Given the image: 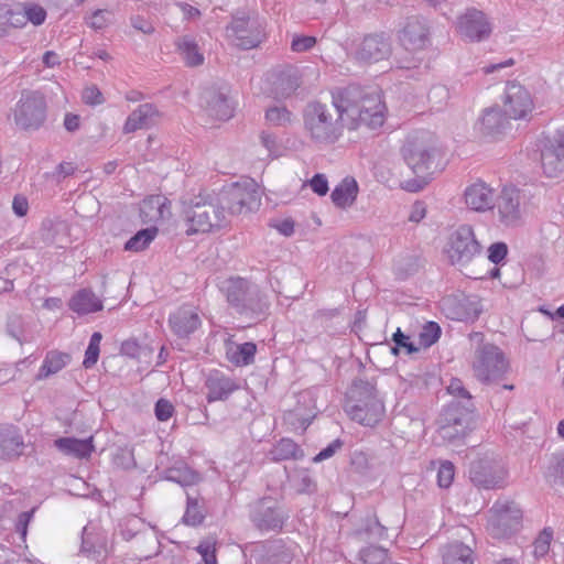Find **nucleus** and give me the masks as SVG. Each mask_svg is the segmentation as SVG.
Returning a JSON list of instances; mask_svg holds the SVG:
<instances>
[{
    "instance_id": "obj_1",
    "label": "nucleus",
    "mask_w": 564,
    "mask_h": 564,
    "mask_svg": "<svg viewBox=\"0 0 564 564\" xmlns=\"http://www.w3.org/2000/svg\"><path fill=\"white\" fill-rule=\"evenodd\" d=\"M332 104L337 111V118L322 102H310L304 109V128L316 143L337 142L345 126L350 130L361 126L377 129L384 122L386 105L377 90L351 84L334 90Z\"/></svg>"
},
{
    "instance_id": "obj_2",
    "label": "nucleus",
    "mask_w": 564,
    "mask_h": 564,
    "mask_svg": "<svg viewBox=\"0 0 564 564\" xmlns=\"http://www.w3.org/2000/svg\"><path fill=\"white\" fill-rule=\"evenodd\" d=\"M344 410L352 421L369 427L376 426L384 415V404L375 384L364 379L352 381L346 393Z\"/></svg>"
},
{
    "instance_id": "obj_3",
    "label": "nucleus",
    "mask_w": 564,
    "mask_h": 564,
    "mask_svg": "<svg viewBox=\"0 0 564 564\" xmlns=\"http://www.w3.org/2000/svg\"><path fill=\"white\" fill-rule=\"evenodd\" d=\"M434 152L435 147L429 132H415L406 138L401 153L416 178L403 183L405 191L415 193L427 184Z\"/></svg>"
},
{
    "instance_id": "obj_4",
    "label": "nucleus",
    "mask_w": 564,
    "mask_h": 564,
    "mask_svg": "<svg viewBox=\"0 0 564 564\" xmlns=\"http://www.w3.org/2000/svg\"><path fill=\"white\" fill-rule=\"evenodd\" d=\"M225 37L236 48H257L267 40L265 20L256 13L238 12L225 28Z\"/></svg>"
},
{
    "instance_id": "obj_5",
    "label": "nucleus",
    "mask_w": 564,
    "mask_h": 564,
    "mask_svg": "<svg viewBox=\"0 0 564 564\" xmlns=\"http://www.w3.org/2000/svg\"><path fill=\"white\" fill-rule=\"evenodd\" d=\"M482 245L478 240L473 226L459 225L448 236L444 253L449 264L465 268L481 256Z\"/></svg>"
},
{
    "instance_id": "obj_6",
    "label": "nucleus",
    "mask_w": 564,
    "mask_h": 564,
    "mask_svg": "<svg viewBox=\"0 0 564 564\" xmlns=\"http://www.w3.org/2000/svg\"><path fill=\"white\" fill-rule=\"evenodd\" d=\"M471 369L478 381L489 384L505 377L509 370V361L498 346L485 343L476 348Z\"/></svg>"
},
{
    "instance_id": "obj_7",
    "label": "nucleus",
    "mask_w": 564,
    "mask_h": 564,
    "mask_svg": "<svg viewBox=\"0 0 564 564\" xmlns=\"http://www.w3.org/2000/svg\"><path fill=\"white\" fill-rule=\"evenodd\" d=\"M187 221V235L209 232L220 229L228 224L226 213L218 207L217 203L207 202L200 195L191 199L185 210Z\"/></svg>"
},
{
    "instance_id": "obj_8",
    "label": "nucleus",
    "mask_w": 564,
    "mask_h": 564,
    "mask_svg": "<svg viewBox=\"0 0 564 564\" xmlns=\"http://www.w3.org/2000/svg\"><path fill=\"white\" fill-rule=\"evenodd\" d=\"M47 105L39 91H23L11 113L17 128L23 131L39 130L46 120Z\"/></svg>"
},
{
    "instance_id": "obj_9",
    "label": "nucleus",
    "mask_w": 564,
    "mask_h": 564,
    "mask_svg": "<svg viewBox=\"0 0 564 564\" xmlns=\"http://www.w3.org/2000/svg\"><path fill=\"white\" fill-rule=\"evenodd\" d=\"M289 518L284 505L271 497L257 501L250 513L253 525L261 532H280Z\"/></svg>"
},
{
    "instance_id": "obj_10",
    "label": "nucleus",
    "mask_w": 564,
    "mask_h": 564,
    "mask_svg": "<svg viewBox=\"0 0 564 564\" xmlns=\"http://www.w3.org/2000/svg\"><path fill=\"white\" fill-rule=\"evenodd\" d=\"M508 471L503 464L491 456H485L470 463L469 480L480 489H496L505 486Z\"/></svg>"
},
{
    "instance_id": "obj_11",
    "label": "nucleus",
    "mask_w": 564,
    "mask_h": 564,
    "mask_svg": "<svg viewBox=\"0 0 564 564\" xmlns=\"http://www.w3.org/2000/svg\"><path fill=\"white\" fill-rule=\"evenodd\" d=\"M522 512L518 506L509 500H497L490 509L488 528L492 536L508 538L519 530Z\"/></svg>"
},
{
    "instance_id": "obj_12",
    "label": "nucleus",
    "mask_w": 564,
    "mask_h": 564,
    "mask_svg": "<svg viewBox=\"0 0 564 564\" xmlns=\"http://www.w3.org/2000/svg\"><path fill=\"white\" fill-rule=\"evenodd\" d=\"M401 45L409 52H421L431 46V28L422 15L408 17L399 33Z\"/></svg>"
},
{
    "instance_id": "obj_13",
    "label": "nucleus",
    "mask_w": 564,
    "mask_h": 564,
    "mask_svg": "<svg viewBox=\"0 0 564 564\" xmlns=\"http://www.w3.org/2000/svg\"><path fill=\"white\" fill-rule=\"evenodd\" d=\"M524 195L513 186H505L494 202V208L497 209L499 221L507 227L517 226L522 217L521 200Z\"/></svg>"
},
{
    "instance_id": "obj_14",
    "label": "nucleus",
    "mask_w": 564,
    "mask_h": 564,
    "mask_svg": "<svg viewBox=\"0 0 564 564\" xmlns=\"http://www.w3.org/2000/svg\"><path fill=\"white\" fill-rule=\"evenodd\" d=\"M459 34L470 42H481L489 37L492 28L487 15L477 9H468L458 18Z\"/></svg>"
},
{
    "instance_id": "obj_15",
    "label": "nucleus",
    "mask_w": 564,
    "mask_h": 564,
    "mask_svg": "<svg viewBox=\"0 0 564 564\" xmlns=\"http://www.w3.org/2000/svg\"><path fill=\"white\" fill-rule=\"evenodd\" d=\"M167 322L171 332L181 339H188L202 326L198 308L191 304L170 313Z\"/></svg>"
},
{
    "instance_id": "obj_16",
    "label": "nucleus",
    "mask_w": 564,
    "mask_h": 564,
    "mask_svg": "<svg viewBox=\"0 0 564 564\" xmlns=\"http://www.w3.org/2000/svg\"><path fill=\"white\" fill-rule=\"evenodd\" d=\"M505 107L509 118L524 119L531 112L533 101L529 91L522 85L511 82L506 87Z\"/></svg>"
},
{
    "instance_id": "obj_17",
    "label": "nucleus",
    "mask_w": 564,
    "mask_h": 564,
    "mask_svg": "<svg viewBox=\"0 0 564 564\" xmlns=\"http://www.w3.org/2000/svg\"><path fill=\"white\" fill-rule=\"evenodd\" d=\"M391 52L390 36L386 33H373L361 41L357 50V58L367 63H377L389 57Z\"/></svg>"
},
{
    "instance_id": "obj_18",
    "label": "nucleus",
    "mask_w": 564,
    "mask_h": 564,
    "mask_svg": "<svg viewBox=\"0 0 564 564\" xmlns=\"http://www.w3.org/2000/svg\"><path fill=\"white\" fill-rule=\"evenodd\" d=\"M442 307L448 318L458 322L475 321L481 312L479 303L468 296H447L443 299Z\"/></svg>"
},
{
    "instance_id": "obj_19",
    "label": "nucleus",
    "mask_w": 564,
    "mask_h": 564,
    "mask_svg": "<svg viewBox=\"0 0 564 564\" xmlns=\"http://www.w3.org/2000/svg\"><path fill=\"white\" fill-rule=\"evenodd\" d=\"M205 387L207 389L206 399L209 403L227 400L239 384L229 376L219 370H213L206 378Z\"/></svg>"
},
{
    "instance_id": "obj_20",
    "label": "nucleus",
    "mask_w": 564,
    "mask_h": 564,
    "mask_svg": "<svg viewBox=\"0 0 564 564\" xmlns=\"http://www.w3.org/2000/svg\"><path fill=\"white\" fill-rule=\"evenodd\" d=\"M468 427V415L451 406L442 415V424L438 432L442 438L452 442L464 437Z\"/></svg>"
},
{
    "instance_id": "obj_21",
    "label": "nucleus",
    "mask_w": 564,
    "mask_h": 564,
    "mask_svg": "<svg viewBox=\"0 0 564 564\" xmlns=\"http://www.w3.org/2000/svg\"><path fill=\"white\" fill-rule=\"evenodd\" d=\"M495 191L482 181H477L465 188L464 198L467 207L474 212L494 208Z\"/></svg>"
},
{
    "instance_id": "obj_22",
    "label": "nucleus",
    "mask_w": 564,
    "mask_h": 564,
    "mask_svg": "<svg viewBox=\"0 0 564 564\" xmlns=\"http://www.w3.org/2000/svg\"><path fill=\"white\" fill-rule=\"evenodd\" d=\"M270 300L258 285L250 290L246 301L239 306L237 313L253 321H262L270 313Z\"/></svg>"
},
{
    "instance_id": "obj_23",
    "label": "nucleus",
    "mask_w": 564,
    "mask_h": 564,
    "mask_svg": "<svg viewBox=\"0 0 564 564\" xmlns=\"http://www.w3.org/2000/svg\"><path fill=\"white\" fill-rule=\"evenodd\" d=\"M264 564H293L299 545L282 539L269 541L263 545Z\"/></svg>"
},
{
    "instance_id": "obj_24",
    "label": "nucleus",
    "mask_w": 564,
    "mask_h": 564,
    "mask_svg": "<svg viewBox=\"0 0 564 564\" xmlns=\"http://www.w3.org/2000/svg\"><path fill=\"white\" fill-rule=\"evenodd\" d=\"M24 441L19 429L12 424L0 425V459H13L22 455Z\"/></svg>"
},
{
    "instance_id": "obj_25",
    "label": "nucleus",
    "mask_w": 564,
    "mask_h": 564,
    "mask_svg": "<svg viewBox=\"0 0 564 564\" xmlns=\"http://www.w3.org/2000/svg\"><path fill=\"white\" fill-rule=\"evenodd\" d=\"M509 119L499 107L488 108L478 121V130L486 137L497 138L508 129Z\"/></svg>"
},
{
    "instance_id": "obj_26",
    "label": "nucleus",
    "mask_w": 564,
    "mask_h": 564,
    "mask_svg": "<svg viewBox=\"0 0 564 564\" xmlns=\"http://www.w3.org/2000/svg\"><path fill=\"white\" fill-rule=\"evenodd\" d=\"M54 446L64 455L77 459H87L95 451L94 437L89 436L84 440L76 437H59L54 441Z\"/></svg>"
},
{
    "instance_id": "obj_27",
    "label": "nucleus",
    "mask_w": 564,
    "mask_h": 564,
    "mask_svg": "<svg viewBox=\"0 0 564 564\" xmlns=\"http://www.w3.org/2000/svg\"><path fill=\"white\" fill-rule=\"evenodd\" d=\"M156 116L158 109L153 104H142L128 116L122 131L129 134L141 129H148L153 124Z\"/></svg>"
},
{
    "instance_id": "obj_28",
    "label": "nucleus",
    "mask_w": 564,
    "mask_h": 564,
    "mask_svg": "<svg viewBox=\"0 0 564 564\" xmlns=\"http://www.w3.org/2000/svg\"><path fill=\"white\" fill-rule=\"evenodd\" d=\"M70 311L79 316L99 312L104 308L102 301L90 289H80L68 302Z\"/></svg>"
},
{
    "instance_id": "obj_29",
    "label": "nucleus",
    "mask_w": 564,
    "mask_h": 564,
    "mask_svg": "<svg viewBox=\"0 0 564 564\" xmlns=\"http://www.w3.org/2000/svg\"><path fill=\"white\" fill-rule=\"evenodd\" d=\"M300 70L295 67H288L276 74L273 82V91L276 98H289L301 86Z\"/></svg>"
},
{
    "instance_id": "obj_30",
    "label": "nucleus",
    "mask_w": 564,
    "mask_h": 564,
    "mask_svg": "<svg viewBox=\"0 0 564 564\" xmlns=\"http://www.w3.org/2000/svg\"><path fill=\"white\" fill-rule=\"evenodd\" d=\"M358 192L359 186L357 181L351 176H346L335 186L330 198L336 207L346 209L355 204Z\"/></svg>"
},
{
    "instance_id": "obj_31",
    "label": "nucleus",
    "mask_w": 564,
    "mask_h": 564,
    "mask_svg": "<svg viewBox=\"0 0 564 564\" xmlns=\"http://www.w3.org/2000/svg\"><path fill=\"white\" fill-rule=\"evenodd\" d=\"M206 111L208 115L218 120H228L234 115L232 102L221 93L209 90L205 94Z\"/></svg>"
},
{
    "instance_id": "obj_32",
    "label": "nucleus",
    "mask_w": 564,
    "mask_h": 564,
    "mask_svg": "<svg viewBox=\"0 0 564 564\" xmlns=\"http://www.w3.org/2000/svg\"><path fill=\"white\" fill-rule=\"evenodd\" d=\"M217 205L226 213L227 217L245 213L239 182L230 184L221 191L217 198Z\"/></svg>"
},
{
    "instance_id": "obj_33",
    "label": "nucleus",
    "mask_w": 564,
    "mask_h": 564,
    "mask_svg": "<svg viewBox=\"0 0 564 564\" xmlns=\"http://www.w3.org/2000/svg\"><path fill=\"white\" fill-rule=\"evenodd\" d=\"M175 46L186 66L197 67L203 65L205 57L194 36H180L175 41Z\"/></svg>"
},
{
    "instance_id": "obj_34",
    "label": "nucleus",
    "mask_w": 564,
    "mask_h": 564,
    "mask_svg": "<svg viewBox=\"0 0 564 564\" xmlns=\"http://www.w3.org/2000/svg\"><path fill=\"white\" fill-rule=\"evenodd\" d=\"M163 479L178 484L182 487H189L199 481V474L191 469L184 462H178L174 466L163 471Z\"/></svg>"
},
{
    "instance_id": "obj_35",
    "label": "nucleus",
    "mask_w": 564,
    "mask_h": 564,
    "mask_svg": "<svg viewBox=\"0 0 564 564\" xmlns=\"http://www.w3.org/2000/svg\"><path fill=\"white\" fill-rule=\"evenodd\" d=\"M70 361V356L66 352L51 350L45 355V358L36 375V380H43L52 375L59 372Z\"/></svg>"
},
{
    "instance_id": "obj_36",
    "label": "nucleus",
    "mask_w": 564,
    "mask_h": 564,
    "mask_svg": "<svg viewBox=\"0 0 564 564\" xmlns=\"http://www.w3.org/2000/svg\"><path fill=\"white\" fill-rule=\"evenodd\" d=\"M444 564H474L473 550L462 542H452L442 551Z\"/></svg>"
},
{
    "instance_id": "obj_37",
    "label": "nucleus",
    "mask_w": 564,
    "mask_h": 564,
    "mask_svg": "<svg viewBox=\"0 0 564 564\" xmlns=\"http://www.w3.org/2000/svg\"><path fill=\"white\" fill-rule=\"evenodd\" d=\"M543 475L552 487H564V451L555 452L547 457Z\"/></svg>"
},
{
    "instance_id": "obj_38",
    "label": "nucleus",
    "mask_w": 564,
    "mask_h": 564,
    "mask_svg": "<svg viewBox=\"0 0 564 564\" xmlns=\"http://www.w3.org/2000/svg\"><path fill=\"white\" fill-rule=\"evenodd\" d=\"M541 164L547 177H555L564 172V153L546 144L541 152Z\"/></svg>"
},
{
    "instance_id": "obj_39",
    "label": "nucleus",
    "mask_w": 564,
    "mask_h": 564,
    "mask_svg": "<svg viewBox=\"0 0 564 564\" xmlns=\"http://www.w3.org/2000/svg\"><path fill=\"white\" fill-rule=\"evenodd\" d=\"M269 454L274 462L299 460L304 457V451L291 438H281Z\"/></svg>"
},
{
    "instance_id": "obj_40",
    "label": "nucleus",
    "mask_w": 564,
    "mask_h": 564,
    "mask_svg": "<svg viewBox=\"0 0 564 564\" xmlns=\"http://www.w3.org/2000/svg\"><path fill=\"white\" fill-rule=\"evenodd\" d=\"M253 283L243 278H234L228 281L227 301L236 311L246 301Z\"/></svg>"
},
{
    "instance_id": "obj_41",
    "label": "nucleus",
    "mask_w": 564,
    "mask_h": 564,
    "mask_svg": "<svg viewBox=\"0 0 564 564\" xmlns=\"http://www.w3.org/2000/svg\"><path fill=\"white\" fill-rule=\"evenodd\" d=\"M257 345L251 341L238 344L227 350L229 361L238 367H243L254 361Z\"/></svg>"
},
{
    "instance_id": "obj_42",
    "label": "nucleus",
    "mask_w": 564,
    "mask_h": 564,
    "mask_svg": "<svg viewBox=\"0 0 564 564\" xmlns=\"http://www.w3.org/2000/svg\"><path fill=\"white\" fill-rule=\"evenodd\" d=\"M239 184L245 213L257 209L261 203V191L258 183L253 178H245Z\"/></svg>"
},
{
    "instance_id": "obj_43",
    "label": "nucleus",
    "mask_w": 564,
    "mask_h": 564,
    "mask_svg": "<svg viewBox=\"0 0 564 564\" xmlns=\"http://www.w3.org/2000/svg\"><path fill=\"white\" fill-rule=\"evenodd\" d=\"M156 234L155 227L139 230L126 242L124 250L134 252L144 250L154 240Z\"/></svg>"
},
{
    "instance_id": "obj_44",
    "label": "nucleus",
    "mask_w": 564,
    "mask_h": 564,
    "mask_svg": "<svg viewBox=\"0 0 564 564\" xmlns=\"http://www.w3.org/2000/svg\"><path fill=\"white\" fill-rule=\"evenodd\" d=\"M186 510L183 516V522L187 525H198L205 519L203 505L198 498H194L189 494H186Z\"/></svg>"
},
{
    "instance_id": "obj_45",
    "label": "nucleus",
    "mask_w": 564,
    "mask_h": 564,
    "mask_svg": "<svg viewBox=\"0 0 564 564\" xmlns=\"http://www.w3.org/2000/svg\"><path fill=\"white\" fill-rule=\"evenodd\" d=\"M265 120L270 126L285 127L292 121V112L284 106L270 107L265 111Z\"/></svg>"
},
{
    "instance_id": "obj_46",
    "label": "nucleus",
    "mask_w": 564,
    "mask_h": 564,
    "mask_svg": "<svg viewBox=\"0 0 564 564\" xmlns=\"http://www.w3.org/2000/svg\"><path fill=\"white\" fill-rule=\"evenodd\" d=\"M102 339V335L99 332L93 333L90 336L88 346L85 351V358L83 361V366L86 369L91 368L95 366L98 361L99 354H100V341Z\"/></svg>"
},
{
    "instance_id": "obj_47",
    "label": "nucleus",
    "mask_w": 564,
    "mask_h": 564,
    "mask_svg": "<svg viewBox=\"0 0 564 564\" xmlns=\"http://www.w3.org/2000/svg\"><path fill=\"white\" fill-rule=\"evenodd\" d=\"M360 561L362 564H387L390 560L386 549L370 545L360 551Z\"/></svg>"
},
{
    "instance_id": "obj_48",
    "label": "nucleus",
    "mask_w": 564,
    "mask_h": 564,
    "mask_svg": "<svg viewBox=\"0 0 564 564\" xmlns=\"http://www.w3.org/2000/svg\"><path fill=\"white\" fill-rule=\"evenodd\" d=\"M442 330L437 323L435 322H427L420 335V345L427 348L434 345L441 337Z\"/></svg>"
},
{
    "instance_id": "obj_49",
    "label": "nucleus",
    "mask_w": 564,
    "mask_h": 564,
    "mask_svg": "<svg viewBox=\"0 0 564 564\" xmlns=\"http://www.w3.org/2000/svg\"><path fill=\"white\" fill-rule=\"evenodd\" d=\"M113 19V14L109 10L98 9L86 18V23L89 28L98 31L108 26Z\"/></svg>"
},
{
    "instance_id": "obj_50",
    "label": "nucleus",
    "mask_w": 564,
    "mask_h": 564,
    "mask_svg": "<svg viewBox=\"0 0 564 564\" xmlns=\"http://www.w3.org/2000/svg\"><path fill=\"white\" fill-rule=\"evenodd\" d=\"M553 532L551 529H544L533 542V554L536 558L545 556L550 551Z\"/></svg>"
},
{
    "instance_id": "obj_51",
    "label": "nucleus",
    "mask_w": 564,
    "mask_h": 564,
    "mask_svg": "<svg viewBox=\"0 0 564 564\" xmlns=\"http://www.w3.org/2000/svg\"><path fill=\"white\" fill-rule=\"evenodd\" d=\"M394 346L391 347V352L398 355L401 348L406 350V354L411 355L416 352L419 348L410 340L409 336L404 335L400 328H398L392 335Z\"/></svg>"
},
{
    "instance_id": "obj_52",
    "label": "nucleus",
    "mask_w": 564,
    "mask_h": 564,
    "mask_svg": "<svg viewBox=\"0 0 564 564\" xmlns=\"http://www.w3.org/2000/svg\"><path fill=\"white\" fill-rule=\"evenodd\" d=\"M454 476H455V467L454 465L446 460V462H443L441 465H440V468L437 470V484L441 488H448L453 480H454Z\"/></svg>"
},
{
    "instance_id": "obj_53",
    "label": "nucleus",
    "mask_w": 564,
    "mask_h": 564,
    "mask_svg": "<svg viewBox=\"0 0 564 564\" xmlns=\"http://www.w3.org/2000/svg\"><path fill=\"white\" fill-rule=\"evenodd\" d=\"M23 11L26 18V23L31 22L34 25H41L45 22L46 11L43 7L39 4H30L25 7Z\"/></svg>"
},
{
    "instance_id": "obj_54",
    "label": "nucleus",
    "mask_w": 564,
    "mask_h": 564,
    "mask_svg": "<svg viewBox=\"0 0 564 564\" xmlns=\"http://www.w3.org/2000/svg\"><path fill=\"white\" fill-rule=\"evenodd\" d=\"M508 254V246L505 242H495L488 248V260L495 264L502 263Z\"/></svg>"
},
{
    "instance_id": "obj_55",
    "label": "nucleus",
    "mask_w": 564,
    "mask_h": 564,
    "mask_svg": "<svg viewBox=\"0 0 564 564\" xmlns=\"http://www.w3.org/2000/svg\"><path fill=\"white\" fill-rule=\"evenodd\" d=\"M173 413L174 406L169 400L161 398L155 402L154 414L159 421L165 422L170 420Z\"/></svg>"
},
{
    "instance_id": "obj_56",
    "label": "nucleus",
    "mask_w": 564,
    "mask_h": 564,
    "mask_svg": "<svg viewBox=\"0 0 564 564\" xmlns=\"http://www.w3.org/2000/svg\"><path fill=\"white\" fill-rule=\"evenodd\" d=\"M294 481L295 488L300 494H308L315 489V484L306 470L300 471Z\"/></svg>"
},
{
    "instance_id": "obj_57",
    "label": "nucleus",
    "mask_w": 564,
    "mask_h": 564,
    "mask_svg": "<svg viewBox=\"0 0 564 564\" xmlns=\"http://www.w3.org/2000/svg\"><path fill=\"white\" fill-rule=\"evenodd\" d=\"M316 44L314 36L295 35L291 42V50L296 53L310 51Z\"/></svg>"
},
{
    "instance_id": "obj_58",
    "label": "nucleus",
    "mask_w": 564,
    "mask_h": 564,
    "mask_svg": "<svg viewBox=\"0 0 564 564\" xmlns=\"http://www.w3.org/2000/svg\"><path fill=\"white\" fill-rule=\"evenodd\" d=\"M197 552L202 555L205 564H217L215 544L210 541H204L196 547Z\"/></svg>"
},
{
    "instance_id": "obj_59",
    "label": "nucleus",
    "mask_w": 564,
    "mask_h": 564,
    "mask_svg": "<svg viewBox=\"0 0 564 564\" xmlns=\"http://www.w3.org/2000/svg\"><path fill=\"white\" fill-rule=\"evenodd\" d=\"M365 531L372 539L382 540L387 536V528L377 518L368 520Z\"/></svg>"
},
{
    "instance_id": "obj_60",
    "label": "nucleus",
    "mask_w": 564,
    "mask_h": 564,
    "mask_svg": "<svg viewBox=\"0 0 564 564\" xmlns=\"http://www.w3.org/2000/svg\"><path fill=\"white\" fill-rule=\"evenodd\" d=\"M113 463L116 466L121 467L123 469H130L135 466L133 452L130 449H119L118 453L113 457Z\"/></svg>"
},
{
    "instance_id": "obj_61",
    "label": "nucleus",
    "mask_w": 564,
    "mask_h": 564,
    "mask_svg": "<svg viewBox=\"0 0 564 564\" xmlns=\"http://www.w3.org/2000/svg\"><path fill=\"white\" fill-rule=\"evenodd\" d=\"M447 392L454 397H458L462 399H466L470 401L471 395L469 391L465 388L463 381L458 378H453L447 386Z\"/></svg>"
},
{
    "instance_id": "obj_62",
    "label": "nucleus",
    "mask_w": 564,
    "mask_h": 564,
    "mask_svg": "<svg viewBox=\"0 0 564 564\" xmlns=\"http://www.w3.org/2000/svg\"><path fill=\"white\" fill-rule=\"evenodd\" d=\"M26 24V18L24 11H14L9 7L8 22H7V34L11 28L19 29Z\"/></svg>"
},
{
    "instance_id": "obj_63",
    "label": "nucleus",
    "mask_w": 564,
    "mask_h": 564,
    "mask_svg": "<svg viewBox=\"0 0 564 564\" xmlns=\"http://www.w3.org/2000/svg\"><path fill=\"white\" fill-rule=\"evenodd\" d=\"M83 100L90 106H97L104 102L101 91L96 86L86 87L83 91Z\"/></svg>"
},
{
    "instance_id": "obj_64",
    "label": "nucleus",
    "mask_w": 564,
    "mask_h": 564,
    "mask_svg": "<svg viewBox=\"0 0 564 564\" xmlns=\"http://www.w3.org/2000/svg\"><path fill=\"white\" fill-rule=\"evenodd\" d=\"M310 186L319 196H324L328 192V181L324 174H315L310 181Z\"/></svg>"
}]
</instances>
